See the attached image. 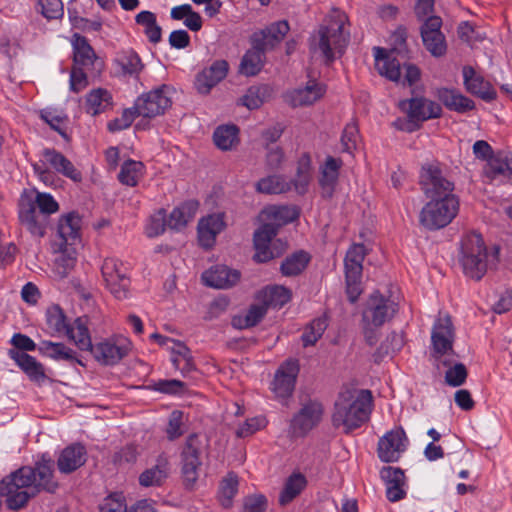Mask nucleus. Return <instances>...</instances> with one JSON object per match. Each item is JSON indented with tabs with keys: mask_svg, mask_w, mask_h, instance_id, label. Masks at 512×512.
Here are the masks:
<instances>
[{
	"mask_svg": "<svg viewBox=\"0 0 512 512\" xmlns=\"http://www.w3.org/2000/svg\"><path fill=\"white\" fill-rule=\"evenodd\" d=\"M53 468L54 461L43 455L34 467L23 466L4 477L0 482V496L5 497L7 507L19 510L42 491L54 493L58 483L53 480Z\"/></svg>",
	"mask_w": 512,
	"mask_h": 512,
	"instance_id": "f257e3e1",
	"label": "nucleus"
},
{
	"mask_svg": "<svg viewBox=\"0 0 512 512\" xmlns=\"http://www.w3.org/2000/svg\"><path fill=\"white\" fill-rule=\"evenodd\" d=\"M372 399V393L367 389L358 391L347 388L341 391L334 404L333 426L343 427L345 433H350L362 426L369 419Z\"/></svg>",
	"mask_w": 512,
	"mask_h": 512,
	"instance_id": "f03ea898",
	"label": "nucleus"
},
{
	"mask_svg": "<svg viewBox=\"0 0 512 512\" xmlns=\"http://www.w3.org/2000/svg\"><path fill=\"white\" fill-rule=\"evenodd\" d=\"M345 20V15L338 14L309 39L311 54L319 56L327 65L340 57L349 43L350 34L344 31Z\"/></svg>",
	"mask_w": 512,
	"mask_h": 512,
	"instance_id": "7ed1b4c3",
	"label": "nucleus"
},
{
	"mask_svg": "<svg viewBox=\"0 0 512 512\" xmlns=\"http://www.w3.org/2000/svg\"><path fill=\"white\" fill-rule=\"evenodd\" d=\"M399 108L407 114V120L398 119L394 126L402 131L414 132L421 124L442 115V107L435 101L425 97H412L399 102Z\"/></svg>",
	"mask_w": 512,
	"mask_h": 512,
	"instance_id": "20e7f679",
	"label": "nucleus"
},
{
	"mask_svg": "<svg viewBox=\"0 0 512 512\" xmlns=\"http://www.w3.org/2000/svg\"><path fill=\"white\" fill-rule=\"evenodd\" d=\"M460 262L466 276L480 280L487 271V248L477 232L467 234L461 242Z\"/></svg>",
	"mask_w": 512,
	"mask_h": 512,
	"instance_id": "39448f33",
	"label": "nucleus"
},
{
	"mask_svg": "<svg viewBox=\"0 0 512 512\" xmlns=\"http://www.w3.org/2000/svg\"><path fill=\"white\" fill-rule=\"evenodd\" d=\"M459 205L458 196L430 199L420 211L419 222L430 231L444 228L457 216Z\"/></svg>",
	"mask_w": 512,
	"mask_h": 512,
	"instance_id": "423d86ee",
	"label": "nucleus"
},
{
	"mask_svg": "<svg viewBox=\"0 0 512 512\" xmlns=\"http://www.w3.org/2000/svg\"><path fill=\"white\" fill-rule=\"evenodd\" d=\"M82 219L76 212H70L60 217L57 226L59 243L58 250L63 254L62 263L65 269H72L75 264L76 251L72 246L80 242V228Z\"/></svg>",
	"mask_w": 512,
	"mask_h": 512,
	"instance_id": "0eeeda50",
	"label": "nucleus"
},
{
	"mask_svg": "<svg viewBox=\"0 0 512 512\" xmlns=\"http://www.w3.org/2000/svg\"><path fill=\"white\" fill-rule=\"evenodd\" d=\"M422 190L427 198H443L456 196L454 182L447 178L438 164H427L421 171Z\"/></svg>",
	"mask_w": 512,
	"mask_h": 512,
	"instance_id": "6e6552de",
	"label": "nucleus"
},
{
	"mask_svg": "<svg viewBox=\"0 0 512 512\" xmlns=\"http://www.w3.org/2000/svg\"><path fill=\"white\" fill-rule=\"evenodd\" d=\"M324 414V407L318 400L309 399L290 420L289 433L293 437H304L319 425Z\"/></svg>",
	"mask_w": 512,
	"mask_h": 512,
	"instance_id": "1a4fd4ad",
	"label": "nucleus"
},
{
	"mask_svg": "<svg viewBox=\"0 0 512 512\" xmlns=\"http://www.w3.org/2000/svg\"><path fill=\"white\" fill-rule=\"evenodd\" d=\"M101 273L107 289L118 300L129 296L130 278L123 263L115 258H106Z\"/></svg>",
	"mask_w": 512,
	"mask_h": 512,
	"instance_id": "9d476101",
	"label": "nucleus"
},
{
	"mask_svg": "<svg viewBox=\"0 0 512 512\" xmlns=\"http://www.w3.org/2000/svg\"><path fill=\"white\" fill-rule=\"evenodd\" d=\"M204 444L201 437L196 434H190L184 444L181 452L182 476L186 487H192L198 479V470L202 465L200 455Z\"/></svg>",
	"mask_w": 512,
	"mask_h": 512,
	"instance_id": "9b49d317",
	"label": "nucleus"
},
{
	"mask_svg": "<svg viewBox=\"0 0 512 512\" xmlns=\"http://www.w3.org/2000/svg\"><path fill=\"white\" fill-rule=\"evenodd\" d=\"M398 311V304L384 297L379 291L373 292L362 312V323L381 327L390 321Z\"/></svg>",
	"mask_w": 512,
	"mask_h": 512,
	"instance_id": "f8f14e48",
	"label": "nucleus"
},
{
	"mask_svg": "<svg viewBox=\"0 0 512 512\" xmlns=\"http://www.w3.org/2000/svg\"><path fill=\"white\" fill-rule=\"evenodd\" d=\"M169 87L162 85L139 96L135 103V111L144 118H155L163 115L171 106V99L168 96Z\"/></svg>",
	"mask_w": 512,
	"mask_h": 512,
	"instance_id": "ddd939ff",
	"label": "nucleus"
},
{
	"mask_svg": "<svg viewBox=\"0 0 512 512\" xmlns=\"http://www.w3.org/2000/svg\"><path fill=\"white\" fill-rule=\"evenodd\" d=\"M19 220L29 233L35 238H42L50 224V217L37 212L32 199L22 195L19 201Z\"/></svg>",
	"mask_w": 512,
	"mask_h": 512,
	"instance_id": "4468645a",
	"label": "nucleus"
},
{
	"mask_svg": "<svg viewBox=\"0 0 512 512\" xmlns=\"http://www.w3.org/2000/svg\"><path fill=\"white\" fill-rule=\"evenodd\" d=\"M408 438L402 427L386 432L378 441L377 454L384 463L397 462L406 450Z\"/></svg>",
	"mask_w": 512,
	"mask_h": 512,
	"instance_id": "2eb2a0df",
	"label": "nucleus"
},
{
	"mask_svg": "<svg viewBox=\"0 0 512 512\" xmlns=\"http://www.w3.org/2000/svg\"><path fill=\"white\" fill-rule=\"evenodd\" d=\"M453 342L454 329L451 318L449 316L438 318L433 325L431 333V355L439 360L445 355L453 354Z\"/></svg>",
	"mask_w": 512,
	"mask_h": 512,
	"instance_id": "dca6fc26",
	"label": "nucleus"
},
{
	"mask_svg": "<svg viewBox=\"0 0 512 512\" xmlns=\"http://www.w3.org/2000/svg\"><path fill=\"white\" fill-rule=\"evenodd\" d=\"M94 358L102 365H115L130 351V342L123 338L118 340H104L89 349Z\"/></svg>",
	"mask_w": 512,
	"mask_h": 512,
	"instance_id": "f3484780",
	"label": "nucleus"
},
{
	"mask_svg": "<svg viewBox=\"0 0 512 512\" xmlns=\"http://www.w3.org/2000/svg\"><path fill=\"white\" fill-rule=\"evenodd\" d=\"M298 373L299 364L297 360L289 359L280 365L271 384L272 391L277 398L287 399L292 395Z\"/></svg>",
	"mask_w": 512,
	"mask_h": 512,
	"instance_id": "a211bd4d",
	"label": "nucleus"
},
{
	"mask_svg": "<svg viewBox=\"0 0 512 512\" xmlns=\"http://www.w3.org/2000/svg\"><path fill=\"white\" fill-rule=\"evenodd\" d=\"M289 29V24L285 20L274 22L266 28L253 33L250 39L251 45H254V48L260 49V51L266 54L281 43Z\"/></svg>",
	"mask_w": 512,
	"mask_h": 512,
	"instance_id": "6ab92c4d",
	"label": "nucleus"
},
{
	"mask_svg": "<svg viewBox=\"0 0 512 512\" xmlns=\"http://www.w3.org/2000/svg\"><path fill=\"white\" fill-rule=\"evenodd\" d=\"M229 64L224 59L215 60L209 67L197 73L194 87L199 94L208 95L227 76Z\"/></svg>",
	"mask_w": 512,
	"mask_h": 512,
	"instance_id": "aec40b11",
	"label": "nucleus"
},
{
	"mask_svg": "<svg viewBox=\"0 0 512 512\" xmlns=\"http://www.w3.org/2000/svg\"><path fill=\"white\" fill-rule=\"evenodd\" d=\"M278 227L275 223H264L253 235L254 248L256 250L253 259L258 263H265L280 255V252L274 254L270 249V243L276 236Z\"/></svg>",
	"mask_w": 512,
	"mask_h": 512,
	"instance_id": "412c9836",
	"label": "nucleus"
},
{
	"mask_svg": "<svg viewBox=\"0 0 512 512\" xmlns=\"http://www.w3.org/2000/svg\"><path fill=\"white\" fill-rule=\"evenodd\" d=\"M380 478L386 486V497L390 502H397L406 496V477L399 467L385 466L380 470Z\"/></svg>",
	"mask_w": 512,
	"mask_h": 512,
	"instance_id": "4be33fe9",
	"label": "nucleus"
},
{
	"mask_svg": "<svg viewBox=\"0 0 512 512\" xmlns=\"http://www.w3.org/2000/svg\"><path fill=\"white\" fill-rule=\"evenodd\" d=\"M463 79L466 90L481 98L486 102H491L497 97L495 89L490 82L486 81L484 77L478 74L471 66L463 67Z\"/></svg>",
	"mask_w": 512,
	"mask_h": 512,
	"instance_id": "5701e85b",
	"label": "nucleus"
},
{
	"mask_svg": "<svg viewBox=\"0 0 512 512\" xmlns=\"http://www.w3.org/2000/svg\"><path fill=\"white\" fill-rule=\"evenodd\" d=\"M75 37L74 67L85 68L87 71L92 68L95 70V74H98L103 68V61L96 56L85 37L80 35H75Z\"/></svg>",
	"mask_w": 512,
	"mask_h": 512,
	"instance_id": "b1692460",
	"label": "nucleus"
},
{
	"mask_svg": "<svg viewBox=\"0 0 512 512\" xmlns=\"http://www.w3.org/2000/svg\"><path fill=\"white\" fill-rule=\"evenodd\" d=\"M201 278L208 287L227 289L240 280V272L225 265H216L203 272Z\"/></svg>",
	"mask_w": 512,
	"mask_h": 512,
	"instance_id": "393cba45",
	"label": "nucleus"
},
{
	"mask_svg": "<svg viewBox=\"0 0 512 512\" xmlns=\"http://www.w3.org/2000/svg\"><path fill=\"white\" fill-rule=\"evenodd\" d=\"M87 461V450L81 443H73L65 447L58 459L57 466L61 473L70 474L83 466Z\"/></svg>",
	"mask_w": 512,
	"mask_h": 512,
	"instance_id": "a878e982",
	"label": "nucleus"
},
{
	"mask_svg": "<svg viewBox=\"0 0 512 512\" xmlns=\"http://www.w3.org/2000/svg\"><path fill=\"white\" fill-rule=\"evenodd\" d=\"M45 162L57 173L71 179L74 182L82 181V173L61 152L53 148H45L42 151Z\"/></svg>",
	"mask_w": 512,
	"mask_h": 512,
	"instance_id": "bb28decb",
	"label": "nucleus"
},
{
	"mask_svg": "<svg viewBox=\"0 0 512 512\" xmlns=\"http://www.w3.org/2000/svg\"><path fill=\"white\" fill-rule=\"evenodd\" d=\"M342 164L343 162L340 158L327 156L324 164L320 167L319 185L323 198H332Z\"/></svg>",
	"mask_w": 512,
	"mask_h": 512,
	"instance_id": "cd10ccee",
	"label": "nucleus"
},
{
	"mask_svg": "<svg viewBox=\"0 0 512 512\" xmlns=\"http://www.w3.org/2000/svg\"><path fill=\"white\" fill-rule=\"evenodd\" d=\"M38 351L43 356L49 357L56 361H65L68 364L85 366L77 353L62 342H52L43 340L38 346Z\"/></svg>",
	"mask_w": 512,
	"mask_h": 512,
	"instance_id": "c85d7f7f",
	"label": "nucleus"
},
{
	"mask_svg": "<svg viewBox=\"0 0 512 512\" xmlns=\"http://www.w3.org/2000/svg\"><path fill=\"white\" fill-rule=\"evenodd\" d=\"M9 357L16 362L21 370L28 376L31 381L41 383L46 380L45 369L42 363L25 352L15 349L8 351Z\"/></svg>",
	"mask_w": 512,
	"mask_h": 512,
	"instance_id": "c756f323",
	"label": "nucleus"
},
{
	"mask_svg": "<svg viewBox=\"0 0 512 512\" xmlns=\"http://www.w3.org/2000/svg\"><path fill=\"white\" fill-rule=\"evenodd\" d=\"M435 96L450 111L465 113L475 108V103L456 89L438 88Z\"/></svg>",
	"mask_w": 512,
	"mask_h": 512,
	"instance_id": "7c9ffc66",
	"label": "nucleus"
},
{
	"mask_svg": "<svg viewBox=\"0 0 512 512\" xmlns=\"http://www.w3.org/2000/svg\"><path fill=\"white\" fill-rule=\"evenodd\" d=\"M374 52L376 69L379 74L397 82L401 77L400 62L395 57H391L384 48L375 47Z\"/></svg>",
	"mask_w": 512,
	"mask_h": 512,
	"instance_id": "2f4dec72",
	"label": "nucleus"
},
{
	"mask_svg": "<svg viewBox=\"0 0 512 512\" xmlns=\"http://www.w3.org/2000/svg\"><path fill=\"white\" fill-rule=\"evenodd\" d=\"M199 202L188 200L175 207L167 219V226L173 230L183 229L196 215Z\"/></svg>",
	"mask_w": 512,
	"mask_h": 512,
	"instance_id": "473e14b6",
	"label": "nucleus"
},
{
	"mask_svg": "<svg viewBox=\"0 0 512 512\" xmlns=\"http://www.w3.org/2000/svg\"><path fill=\"white\" fill-rule=\"evenodd\" d=\"M112 106V95L107 89H93L86 95L85 110L92 116L99 115L111 109Z\"/></svg>",
	"mask_w": 512,
	"mask_h": 512,
	"instance_id": "72a5a7b5",
	"label": "nucleus"
},
{
	"mask_svg": "<svg viewBox=\"0 0 512 512\" xmlns=\"http://www.w3.org/2000/svg\"><path fill=\"white\" fill-rule=\"evenodd\" d=\"M259 302L250 305L244 315L234 316L232 318L233 327L243 330L258 325L268 312L266 305L262 301Z\"/></svg>",
	"mask_w": 512,
	"mask_h": 512,
	"instance_id": "f704fd0d",
	"label": "nucleus"
},
{
	"mask_svg": "<svg viewBox=\"0 0 512 512\" xmlns=\"http://www.w3.org/2000/svg\"><path fill=\"white\" fill-rule=\"evenodd\" d=\"M68 330L70 331L66 332L65 336L72 340L79 349L83 351L92 349L87 317L76 318L74 323L69 325Z\"/></svg>",
	"mask_w": 512,
	"mask_h": 512,
	"instance_id": "c9c22d12",
	"label": "nucleus"
},
{
	"mask_svg": "<svg viewBox=\"0 0 512 512\" xmlns=\"http://www.w3.org/2000/svg\"><path fill=\"white\" fill-rule=\"evenodd\" d=\"M291 291L279 285L268 286L258 292L256 299L262 301L267 308L270 306L281 308L291 300Z\"/></svg>",
	"mask_w": 512,
	"mask_h": 512,
	"instance_id": "e433bc0d",
	"label": "nucleus"
},
{
	"mask_svg": "<svg viewBox=\"0 0 512 512\" xmlns=\"http://www.w3.org/2000/svg\"><path fill=\"white\" fill-rule=\"evenodd\" d=\"M171 362L183 376L189 375L196 369L190 349L180 341L174 342V346L171 347Z\"/></svg>",
	"mask_w": 512,
	"mask_h": 512,
	"instance_id": "4c0bfd02",
	"label": "nucleus"
},
{
	"mask_svg": "<svg viewBox=\"0 0 512 512\" xmlns=\"http://www.w3.org/2000/svg\"><path fill=\"white\" fill-rule=\"evenodd\" d=\"M168 461L166 458L159 457L157 463L142 472L139 476V484L143 487L160 486L168 477Z\"/></svg>",
	"mask_w": 512,
	"mask_h": 512,
	"instance_id": "58836bf2",
	"label": "nucleus"
},
{
	"mask_svg": "<svg viewBox=\"0 0 512 512\" xmlns=\"http://www.w3.org/2000/svg\"><path fill=\"white\" fill-rule=\"evenodd\" d=\"M265 60V53L251 45L241 59L239 72L248 77L255 76L262 70Z\"/></svg>",
	"mask_w": 512,
	"mask_h": 512,
	"instance_id": "ea45409f",
	"label": "nucleus"
},
{
	"mask_svg": "<svg viewBox=\"0 0 512 512\" xmlns=\"http://www.w3.org/2000/svg\"><path fill=\"white\" fill-rule=\"evenodd\" d=\"M307 480L305 476L301 473H293L291 474L283 487L279 495V503L282 506L289 504L293 501L306 487Z\"/></svg>",
	"mask_w": 512,
	"mask_h": 512,
	"instance_id": "a19ab883",
	"label": "nucleus"
},
{
	"mask_svg": "<svg viewBox=\"0 0 512 512\" xmlns=\"http://www.w3.org/2000/svg\"><path fill=\"white\" fill-rule=\"evenodd\" d=\"M325 93L324 87L315 82H309L304 88L296 89L292 95L293 106L311 105Z\"/></svg>",
	"mask_w": 512,
	"mask_h": 512,
	"instance_id": "79ce46f5",
	"label": "nucleus"
},
{
	"mask_svg": "<svg viewBox=\"0 0 512 512\" xmlns=\"http://www.w3.org/2000/svg\"><path fill=\"white\" fill-rule=\"evenodd\" d=\"M135 22L144 27L148 40L156 44L162 39V28L157 24L156 15L151 11H141L135 16Z\"/></svg>",
	"mask_w": 512,
	"mask_h": 512,
	"instance_id": "37998d69",
	"label": "nucleus"
},
{
	"mask_svg": "<svg viewBox=\"0 0 512 512\" xmlns=\"http://www.w3.org/2000/svg\"><path fill=\"white\" fill-rule=\"evenodd\" d=\"M238 133L236 125L219 126L213 133L214 143L223 151L231 150L239 143Z\"/></svg>",
	"mask_w": 512,
	"mask_h": 512,
	"instance_id": "c03bdc74",
	"label": "nucleus"
},
{
	"mask_svg": "<svg viewBox=\"0 0 512 512\" xmlns=\"http://www.w3.org/2000/svg\"><path fill=\"white\" fill-rule=\"evenodd\" d=\"M310 256L304 251H298L286 257L281 266L282 275L291 277L299 275L308 265Z\"/></svg>",
	"mask_w": 512,
	"mask_h": 512,
	"instance_id": "a18cd8bd",
	"label": "nucleus"
},
{
	"mask_svg": "<svg viewBox=\"0 0 512 512\" xmlns=\"http://www.w3.org/2000/svg\"><path fill=\"white\" fill-rule=\"evenodd\" d=\"M256 191L264 194H281L291 189L290 182L281 175H271L260 179L255 185Z\"/></svg>",
	"mask_w": 512,
	"mask_h": 512,
	"instance_id": "49530a36",
	"label": "nucleus"
},
{
	"mask_svg": "<svg viewBox=\"0 0 512 512\" xmlns=\"http://www.w3.org/2000/svg\"><path fill=\"white\" fill-rule=\"evenodd\" d=\"M46 324L53 334H64L69 332L70 323L59 305H52L46 310Z\"/></svg>",
	"mask_w": 512,
	"mask_h": 512,
	"instance_id": "de8ad7c7",
	"label": "nucleus"
},
{
	"mask_svg": "<svg viewBox=\"0 0 512 512\" xmlns=\"http://www.w3.org/2000/svg\"><path fill=\"white\" fill-rule=\"evenodd\" d=\"M144 165L140 161L127 160L125 161L118 174V180L123 185L134 187L138 183L139 177L142 175Z\"/></svg>",
	"mask_w": 512,
	"mask_h": 512,
	"instance_id": "09e8293b",
	"label": "nucleus"
},
{
	"mask_svg": "<svg viewBox=\"0 0 512 512\" xmlns=\"http://www.w3.org/2000/svg\"><path fill=\"white\" fill-rule=\"evenodd\" d=\"M366 256V248L363 244H353L347 251L344 259L345 272L362 273L363 261Z\"/></svg>",
	"mask_w": 512,
	"mask_h": 512,
	"instance_id": "8fccbe9b",
	"label": "nucleus"
},
{
	"mask_svg": "<svg viewBox=\"0 0 512 512\" xmlns=\"http://www.w3.org/2000/svg\"><path fill=\"white\" fill-rule=\"evenodd\" d=\"M311 157L308 153H303L298 159L297 178L293 180L295 190L299 194H304L310 181Z\"/></svg>",
	"mask_w": 512,
	"mask_h": 512,
	"instance_id": "3c124183",
	"label": "nucleus"
},
{
	"mask_svg": "<svg viewBox=\"0 0 512 512\" xmlns=\"http://www.w3.org/2000/svg\"><path fill=\"white\" fill-rule=\"evenodd\" d=\"M327 326V319L325 317H319L312 320L305 327L301 336L303 346L307 347L314 345L321 338Z\"/></svg>",
	"mask_w": 512,
	"mask_h": 512,
	"instance_id": "603ef678",
	"label": "nucleus"
},
{
	"mask_svg": "<svg viewBox=\"0 0 512 512\" xmlns=\"http://www.w3.org/2000/svg\"><path fill=\"white\" fill-rule=\"evenodd\" d=\"M299 214V210L295 206H273L269 209V216L276 221L275 225L278 228L295 221Z\"/></svg>",
	"mask_w": 512,
	"mask_h": 512,
	"instance_id": "864d4df0",
	"label": "nucleus"
},
{
	"mask_svg": "<svg viewBox=\"0 0 512 512\" xmlns=\"http://www.w3.org/2000/svg\"><path fill=\"white\" fill-rule=\"evenodd\" d=\"M425 48L434 56L441 57L446 53V42L443 33L421 35Z\"/></svg>",
	"mask_w": 512,
	"mask_h": 512,
	"instance_id": "5fc2aeb1",
	"label": "nucleus"
},
{
	"mask_svg": "<svg viewBox=\"0 0 512 512\" xmlns=\"http://www.w3.org/2000/svg\"><path fill=\"white\" fill-rule=\"evenodd\" d=\"M238 491V477L229 473L221 482L220 495L222 505L225 507L230 506L233 497Z\"/></svg>",
	"mask_w": 512,
	"mask_h": 512,
	"instance_id": "6e6d98bb",
	"label": "nucleus"
},
{
	"mask_svg": "<svg viewBox=\"0 0 512 512\" xmlns=\"http://www.w3.org/2000/svg\"><path fill=\"white\" fill-rule=\"evenodd\" d=\"M99 512H127L125 496L118 492L111 493L100 503Z\"/></svg>",
	"mask_w": 512,
	"mask_h": 512,
	"instance_id": "4d7b16f0",
	"label": "nucleus"
},
{
	"mask_svg": "<svg viewBox=\"0 0 512 512\" xmlns=\"http://www.w3.org/2000/svg\"><path fill=\"white\" fill-rule=\"evenodd\" d=\"M359 139V129L357 124L352 121L348 123L341 136L342 151L352 153L356 149Z\"/></svg>",
	"mask_w": 512,
	"mask_h": 512,
	"instance_id": "13d9d810",
	"label": "nucleus"
},
{
	"mask_svg": "<svg viewBox=\"0 0 512 512\" xmlns=\"http://www.w3.org/2000/svg\"><path fill=\"white\" fill-rule=\"evenodd\" d=\"M490 172L495 175H506L512 177V155H498L489 161Z\"/></svg>",
	"mask_w": 512,
	"mask_h": 512,
	"instance_id": "bf43d9fd",
	"label": "nucleus"
},
{
	"mask_svg": "<svg viewBox=\"0 0 512 512\" xmlns=\"http://www.w3.org/2000/svg\"><path fill=\"white\" fill-rule=\"evenodd\" d=\"M361 278L362 273L360 272H355V274L345 272L346 293L351 303H355L363 291Z\"/></svg>",
	"mask_w": 512,
	"mask_h": 512,
	"instance_id": "052dcab7",
	"label": "nucleus"
},
{
	"mask_svg": "<svg viewBox=\"0 0 512 512\" xmlns=\"http://www.w3.org/2000/svg\"><path fill=\"white\" fill-rule=\"evenodd\" d=\"M265 87H250L241 98V103L250 110L259 108L264 102Z\"/></svg>",
	"mask_w": 512,
	"mask_h": 512,
	"instance_id": "680f3d73",
	"label": "nucleus"
},
{
	"mask_svg": "<svg viewBox=\"0 0 512 512\" xmlns=\"http://www.w3.org/2000/svg\"><path fill=\"white\" fill-rule=\"evenodd\" d=\"M119 63L123 72L130 75L138 74L143 68L139 55L132 50L123 53Z\"/></svg>",
	"mask_w": 512,
	"mask_h": 512,
	"instance_id": "e2e57ef3",
	"label": "nucleus"
},
{
	"mask_svg": "<svg viewBox=\"0 0 512 512\" xmlns=\"http://www.w3.org/2000/svg\"><path fill=\"white\" fill-rule=\"evenodd\" d=\"M167 226L166 212L164 209L159 210L152 215L146 226V234L148 237H156L164 233Z\"/></svg>",
	"mask_w": 512,
	"mask_h": 512,
	"instance_id": "0e129e2a",
	"label": "nucleus"
},
{
	"mask_svg": "<svg viewBox=\"0 0 512 512\" xmlns=\"http://www.w3.org/2000/svg\"><path fill=\"white\" fill-rule=\"evenodd\" d=\"M139 116L135 111V107L125 109L120 118H116L108 123V130L111 132H117L127 129L131 126L134 119Z\"/></svg>",
	"mask_w": 512,
	"mask_h": 512,
	"instance_id": "69168bd1",
	"label": "nucleus"
},
{
	"mask_svg": "<svg viewBox=\"0 0 512 512\" xmlns=\"http://www.w3.org/2000/svg\"><path fill=\"white\" fill-rule=\"evenodd\" d=\"M467 378V369L464 364L456 363L445 373V381L452 387L461 386Z\"/></svg>",
	"mask_w": 512,
	"mask_h": 512,
	"instance_id": "338daca9",
	"label": "nucleus"
},
{
	"mask_svg": "<svg viewBox=\"0 0 512 512\" xmlns=\"http://www.w3.org/2000/svg\"><path fill=\"white\" fill-rule=\"evenodd\" d=\"M33 202L36 206L37 212L48 215V217L59 209V205L56 200L48 193H38L36 200Z\"/></svg>",
	"mask_w": 512,
	"mask_h": 512,
	"instance_id": "774afa93",
	"label": "nucleus"
}]
</instances>
